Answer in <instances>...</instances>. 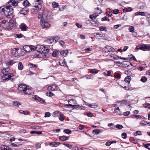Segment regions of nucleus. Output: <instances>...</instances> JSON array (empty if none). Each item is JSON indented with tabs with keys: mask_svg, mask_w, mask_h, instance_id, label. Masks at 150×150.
I'll return each instance as SVG.
<instances>
[{
	"mask_svg": "<svg viewBox=\"0 0 150 150\" xmlns=\"http://www.w3.org/2000/svg\"><path fill=\"white\" fill-rule=\"evenodd\" d=\"M143 145L147 149H148L150 150V148H149V146H150V143L149 144H143Z\"/></svg>",
	"mask_w": 150,
	"mask_h": 150,
	"instance_id": "60",
	"label": "nucleus"
},
{
	"mask_svg": "<svg viewBox=\"0 0 150 150\" xmlns=\"http://www.w3.org/2000/svg\"><path fill=\"white\" fill-rule=\"evenodd\" d=\"M140 80L142 82H145L147 81V78L146 77H143L141 78Z\"/></svg>",
	"mask_w": 150,
	"mask_h": 150,
	"instance_id": "49",
	"label": "nucleus"
},
{
	"mask_svg": "<svg viewBox=\"0 0 150 150\" xmlns=\"http://www.w3.org/2000/svg\"><path fill=\"white\" fill-rule=\"evenodd\" d=\"M31 11L32 13L35 14L39 12V11H38L34 8H33L32 9Z\"/></svg>",
	"mask_w": 150,
	"mask_h": 150,
	"instance_id": "50",
	"label": "nucleus"
},
{
	"mask_svg": "<svg viewBox=\"0 0 150 150\" xmlns=\"http://www.w3.org/2000/svg\"><path fill=\"white\" fill-rule=\"evenodd\" d=\"M13 105L16 107H18L19 105H21V104L18 103V102L17 101H14L13 103Z\"/></svg>",
	"mask_w": 150,
	"mask_h": 150,
	"instance_id": "52",
	"label": "nucleus"
},
{
	"mask_svg": "<svg viewBox=\"0 0 150 150\" xmlns=\"http://www.w3.org/2000/svg\"><path fill=\"white\" fill-rule=\"evenodd\" d=\"M28 66L30 68H36L38 67V66L36 65L33 64L31 63H29Z\"/></svg>",
	"mask_w": 150,
	"mask_h": 150,
	"instance_id": "34",
	"label": "nucleus"
},
{
	"mask_svg": "<svg viewBox=\"0 0 150 150\" xmlns=\"http://www.w3.org/2000/svg\"><path fill=\"white\" fill-rule=\"evenodd\" d=\"M63 132L64 133L69 134L71 133V131L69 129H65Z\"/></svg>",
	"mask_w": 150,
	"mask_h": 150,
	"instance_id": "39",
	"label": "nucleus"
},
{
	"mask_svg": "<svg viewBox=\"0 0 150 150\" xmlns=\"http://www.w3.org/2000/svg\"><path fill=\"white\" fill-rule=\"evenodd\" d=\"M98 72V71L97 69H91L90 72L91 74H97Z\"/></svg>",
	"mask_w": 150,
	"mask_h": 150,
	"instance_id": "37",
	"label": "nucleus"
},
{
	"mask_svg": "<svg viewBox=\"0 0 150 150\" xmlns=\"http://www.w3.org/2000/svg\"><path fill=\"white\" fill-rule=\"evenodd\" d=\"M60 53V51L58 50H55L52 53V56L54 57H57Z\"/></svg>",
	"mask_w": 150,
	"mask_h": 150,
	"instance_id": "19",
	"label": "nucleus"
},
{
	"mask_svg": "<svg viewBox=\"0 0 150 150\" xmlns=\"http://www.w3.org/2000/svg\"><path fill=\"white\" fill-rule=\"evenodd\" d=\"M59 139L62 141H65L68 139V137L64 136H60L59 137Z\"/></svg>",
	"mask_w": 150,
	"mask_h": 150,
	"instance_id": "27",
	"label": "nucleus"
},
{
	"mask_svg": "<svg viewBox=\"0 0 150 150\" xmlns=\"http://www.w3.org/2000/svg\"><path fill=\"white\" fill-rule=\"evenodd\" d=\"M18 87V90L20 91H23L24 93L27 88V86L25 84L22 83L19 84Z\"/></svg>",
	"mask_w": 150,
	"mask_h": 150,
	"instance_id": "7",
	"label": "nucleus"
},
{
	"mask_svg": "<svg viewBox=\"0 0 150 150\" xmlns=\"http://www.w3.org/2000/svg\"><path fill=\"white\" fill-rule=\"evenodd\" d=\"M116 127L119 129H120L123 128V126L121 125L117 124L116 125Z\"/></svg>",
	"mask_w": 150,
	"mask_h": 150,
	"instance_id": "53",
	"label": "nucleus"
},
{
	"mask_svg": "<svg viewBox=\"0 0 150 150\" xmlns=\"http://www.w3.org/2000/svg\"><path fill=\"white\" fill-rule=\"evenodd\" d=\"M11 53L14 57H20L23 54V52L22 49L18 48L12 49Z\"/></svg>",
	"mask_w": 150,
	"mask_h": 150,
	"instance_id": "3",
	"label": "nucleus"
},
{
	"mask_svg": "<svg viewBox=\"0 0 150 150\" xmlns=\"http://www.w3.org/2000/svg\"><path fill=\"white\" fill-rule=\"evenodd\" d=\"M132 11V8L129 7L127 8H125L123 9V11L125 13L128 11L130 12Z\"/></svg>",
	"mask_w": 150,
	"mask_h": 150,
	"instance_id": "35",
	"label": "nucleus"
},
{
	"mask_svg": "<svg viewBox=\"0 0 150 150\" xmlns=\"http://www.w3.org/2000/svg\"><path fill=\"white\" fill-rule=\"evenodd\" d=\"M28 12V9L26 8H22L20 11L19 13L20 14L23 15H26Z\"/></svg>",
	"mask_w": 150,
	"mask_h": 150,
	"instance_id": "13",
	"label": "nucleus"
},
{
	"mask_svg": "<svg viewBox=\"0 0 150 150\" xmlns=\"http://www.w3.org/2000/svg\"><path fill=\"white\" fill-rule=\"evenodd\" d=\"M59 119L60 121H63L64 120V116L62 114H60Z\"/></svg>",
	"mask_w": 150,
	"mask_h": 150,
	"instance_id": "59",
	"label": "nucleus"
},
{
	"mask_svg": "<svg viewBox=\"0 0 150 150\" xmlns=\"http://www.w3.org/2000/svg\"><path fill=\"white\" fill-rule=\"evenodd\" d=\"M119 10L118 9H116L113 10V13L115 14H117L119 13Z\"/></svg>",
	"mask_w": 150,
	"mask_h": 150,
	"instance_id": "61",
	"label": "nucleus"
},
{
	"mask_svg": "<svg viewBox=\"0 0 150 150\" xmlns=\"http://www.w3.org/2000/svg\"><path fill=\"white\" fill-rule=\"evenodd\" d=\"M23 144V143H21V142H19L18 143H13L12 145L14 147H19L21 145H22Z\"/></svg>",
	"mask_w": 150,
	"mask_h": 150,
	"instance_id": "24",
	"label": "nucleus"
},
{
	"mask_svg": "<svg viewBox=\"0 0 150 150\" xmlns=\"http://www.w3.org/2000/svg\"><path fill=\"white\" fill-rule=\"evenodd\" d=\"M15 60H16V59H13L12 60L6 61V65L8 66L12 65L16 62L15 61Z\"/></svg>",
	"mask_w": 150,
	"mask_h": 150,
	"instance_id": "15",
	"label": "nucleus"
},
{
	"mask_svg": "<svg viewBox=\"0 0 150 150\" xmlns=\"http://www.w3.org/2000/svg\"><path fill=\"white\" fill-rule=\"evenodd\" d=\"M46 95L47 96L49 97H51L54 95V94L51 91L47 92L46 93Z\"/></svg>",
	"mask_w": 150,
	"mask_h": 150,
	"instance_id": "42",
	"label": "nucleus"
},
{
	"mask_svg": "<svg viewBox=\"0 0 150 150\" xmlns=\"http://www.w3.org/2000/svg\"><path fill=\"white\" fill-rule=\"evenodd\" d=\"M19 112L21 114H23L25 115H28L29 113V111L28 110L23 111L22 110H19Z\"/></svg>",
	"mask_w": 150,
	"mask_h": 150,
	"instance_id": "32",
	"label": "nucleus"
},
{
	"mask_svg": "<svg viewBox=\"0 0 150 150\" xmlns=\"http://www.w3.org/2000/svg\"><path fill=\"white\" fill-rule=\"evenodd\" d=\"M24 50L26 52H31L35 50V47L33 45L29 46L25 45L23 46Z\"/></svg>",
	"mask_w": 150,
	"mask_h": 150,
	"instance_id": "6",
	"label": "nucleus"
},
{
	"mask_svg": "<svg viewBox=\"0 0 150 150\" xmlns=\"http://www.w3.org/2000/svg\"><path fill=\"white\" fill-rule=\"evenodd\" d=\"M59 112L58 111H55L53 113V115L54 117H56L58 116Z\"/></svg>",
	"mask_w": 150,
	"mask_h": 150,
	"instance_id": "57",
	"label": "nucleus"
},
{
	"mask_svg": "<svg viewBox=\"0 0 150 150\" xmlns=\"http://www.w3.org/2000/svg\"><path fill=\"white\" fill-rule=\"evenodd\" d=\"M54 38L53 37H50L48 38L46 40V42L50 45V46L53 45L54 43H55L54 42Z\"/></svg>",
	"mask_w": 150,
	"mask_h": 150,
	"instance_id": "12",
	"label": "nucleus"
},
{
	"mask_svg": "<svg viewBox=\"0 0 150 150\" xmlns=\"http://www.w3.org/2000/svg\"><path fill=\"white\" fill-rule=\"evenodd\" d=\"M14 21L12 20H9L8 22V24L9 26L12 27L13 25Z\"/></svg>",
	"mask_w": 150,
	"mask_h": 150,
	"instance_id": "41",
	"label": "nucleus"
},
{
	"mask_svg": "<svg viewBox=\"0 0 150 150\" xmlns=\"http://www.w3.org/2000/svg\"><path fill=\"white\" fill-rule=\"evenodd\" d=\"M40 25L42 28H49L50 26V24L46 20L45 21H40Z\"/></svg>",
	"mask_w": 150,
	"mask_h": 150,
	"instance_id": "8",
	"label": "nucleus"
},
{
	"mask_svg": "<svg viewBox=\"0 0 150 150\" xmlns=\"http://www.w3.org/2000/svg\"><path fill=\"white\" fill-rule=\"evenodd\" d=\"M128 56L130 59L135 61H137V60L136 59L135 57L132 54H131L130 55H129Z\"/></svg>",
	"mask_w": 150,
	"mask_h": 150,
	"instance_id": "45",
	"label": "nucleus"
},
{
	"mask_svg": "<svg viewBox=\"0 0 150 150\" xmlns=\"http://www.w3.org/2000/svg\"><path fill=\"white\" fill-rule=\"evenodd\" d=\"M115 51V49L114 48L109 46L107 45L105 48L103 52L105 53L108 52H114Z\"/></svg>",
	"mask_w": 150,
	"mask_h": 150,
	"instance_id": "11",
	"label": "nucleus"
},
{
	"mask_svg": "<svg viewBox=\"0 0 150 150\" xmlns=\"http://www.w3.org/2000/svg\"><path fill=\"white\" fill-rule=\"evenodd\" d=\"M95 13L96 14H100L102 13V11L100 8L98 7H97L95 9Z\"/></svg>",
	"mask_w": 150,
	"mask_h": 150,
	"instance_id": "26",
	"label": "nucleus"
},
{
	"mask_svg": "<svg viewBox=\"0 0 150 150\" xmlns=\"http://www.w3.org/2000/svg\"><path fill=\"white\" fill-rule=\"evenodd\" d=\"M136 49L142 50L144 51L147 50H150V47L149 45L147 44H139L136 47Z\"/></svg>",
	"mask_w": 150,
	"mask_h": 150,
	"instance_id": "5",
	"label": "nucleus"
},
{
	"mask_svg": "<svg viewBox=\"0 0 150 150\" xmlns=\"http://www.w3.org/2000/svg\"><path fill=\"white\" fill-rule=\"evenodd\" d=\"M127 134L126 133L124 132L122 134L121 136L123 139H125L127 137Z\"/></svg>",
	"mask_w": 150,
	"mask_h": 150,
	"instance_id": "58",
	"label": "nucleus"
},
{
	"mask_svg": "<svg viewBox=\"0 0 150 150\" xmlns=\"http://www.w3.org/2000/svg\"><path fill=\"white\" fill-rule=\"evenodd\" d=\"M38 18L41 21L47 20L50 22L53 21L52 16L51 13H49V10L46 8H45L43 10L41 14H39Z\"/></svg>",
	"mask_w": 150,
	"mask_h": 150,
	"instance_id": "2",
	"label": "nucleus"
},
{
	"mask_svg": "<svg viewBox=\"0 0 150 150\" xmlns=\"http://www.w3.org/2000/svg\"><path fill=\"white\" fill-rule=\"evenodd\" d=\"M41 127L39 126H32L31 127V129H40Z\"/></svg>",
	"mask_w": 150,
	"mask_h": 150,
	"instance_id": "51",
	"label": "nucleus"
},
{
	"mask_svg": "<svg viewBox=\"0 0 150 150\" xmlns=\"http://www.w3.org/2000/svg\"><path fill=\"white\" fill-rule=\"evenodd\" d=\"M44 48V46L43 45H37L35 47V50H37L39 52L42 53L43 48Z\"/></svg>",
	"mask_w": 150,
	"mask_h": 150,
	"instance_id": "16",
	"label": "nucleus"
},
{
	"mask_svg": "<svg viewBox=\"0 0 150 150\" xmlns=\"http://www.w3.org/2000/svg\"><path fill=\"white\" fill-rule=\"evenodd\" d=\"M63 144L64 145L66 146L69 148H71L72 146L69 144H67L66 143H63Z\"/></svg>",
	"mask_w": 150,
	"mask_h": 150,
	"instance_id": "55",
	"label": "nucleus"
},
{
	"mask_svg": "<svg viewBox=\"0 0 150 150\" xmlns=\"http://www.w3.org/2000/svg\"><path fill=\"white\" fill-rule=\"evenodd\" d=\"M51 115L50 113L49 112H47L45 113V117H49Z\"/></svg>",
	"mask_w": 150,
	"mask_h": 150,
	"instance_id": "64",
	"label": "nucleus"
},
{
	"mask_svg": "<svg viewBox=\"0 0 150 150\" xmlns=\"http://www.w3.org/2000/svg\"><path fill=\"white\" fill-rule=\"evenodd\" d=\"M130 117L132 118H134L135 117L136 119L141 118L142 117L140 115H131Z\"/></svg>",
	"mask_w": 150,
	"mask_h": 150,
	"instance_id": "38",
	"label": "nucleus"
},
{
	"mask_svg": "<svg viewBox=\"0 0 150 150\" xmlns=\"http://www.w3.org/2000/svg\"><path fill=\"white\" fill-rule=\"evenodd\" d=\"M50 50L48 47L44 46V48H43V50L42 51V54H43V56L44 57H46L47 56V54L49 53Z\"/></svg>",
	"mask_w": 150,
	"mask_h": 150,
	"instance_id": "10",
	"label": "nucleus"
},
{
	"mask_svg": "<svg viewBox=\"0 0 150 150\" xmlns=\"http://www.w3.org/2000/svg\"><path fill=\"white\" fill-rule=\"evenodd\" d=\"M131 81V77L130 76H127L124 79V81L128 83V84L130 86V82Z\"/></svg>",
	"mask_w": 150,
	"mask_h": 150,
	"instance_id": "21",
	"label": "nucleus"
},
{
	"mask_svg": "<svg viewBox=\"0 0 150 150\" xmlns=\"http://www.w3.org/2000/svg\"><path fill=\"white\" fill-rule=\"evenodd\" d=\"M30 133L31 134H42V132L41 131H32L30 132Z\"/></svg>",
	"mask_w": 150,
	"mask_h": 150,
	"instance_id": "29",
	"label": "nucleus"
},
{
	"mask_svg": "<svg viewBox=\"0 0 150 150\" xmlns=\"http://www.w3.org/2000/svg\"><path fill=\"white\" fill-rule=\"evenodd\" d=\"M53 7L54 8H57L59 6V4L55 2H53L52 3Z\"/></svg>",
	"mask_w": 150,
	"mask_h": 150,
	"instance_id": "44",
	"label": "nucleus"
},
{
	"mask_svg": "<svg viewBox=\"0 0 150 150\" xmlns=\"http://www.w3.org/2000/svg\"><path fill=\"white\" fill-rule=\"evenodd\" d=\"M18 1L19 0H11L10 1L8 2V4L9 6L12 5L13 6H16L18 5Z\"/></svg>",
	"mask_w": 150,
	"mask_h": 150,
	"instance_id": "14",
	"label": "nucleus"
},
{
	"mask_svg": "<svg viewBox=\"0 0 150 150\" xmlns=\"http://www.w3.org/2000/svg\"><path fill=\"white\" fill-rule=\"evenodd\" d=\"M23 68V65L22 64L21 62H19L18 66V69L19 70H22Z\"/></svg>",
	"mask_w": 150,
	"mask_h": 150,
	"instance_id": "31",
	"label": "nucleus"
},
{
	"mask_svg": "<svg viewBox=\"0 0 150 150\" xmlns=\"http://www.w3.org/2000/svg\"><path fill=\"white\" fill-rule=\"evenodd\" d=\"M93 133L94 134L97 135L101 131L100 130L98 129H96L93 130Z\"/></svg>",
	"mask_w": 150,
	"mask_h": 150,
	"instance_id": "33",
	"label": "nucleus"
},
{
	"mask_svg": "<svg viewBox=\"0 0 150 150\" xmlns=\"http://www.w3.org/2000/svg\"><path fill=\"white\" fill-rule=\"evenodd\" d=\"M124 67H128L130 64L131 63L127 61H123L121 63Z\"/></svg>",
	"mask_w": 150,
	"mask_h": 150,
	"instance_id": "22",
	"label": "nucleus"
},
{
	"mask_svg": "<svg viewBox=\"0 0 150 150\" xmlns=\"http://www.w3.org/2000/svg\"><path fill=\"white\" fill-rule=\"evenodd\" d=\"M20 28H26V27H27L26 25L24 23H22L20 25Z\"/></svg>",
	"mask_w": 150,
	"mask_h": 150,
	"instance_id": "62",
	"label": "nucleus"
},
{
	"mask_svg": "<svg viewBox=\"0 0 150 150\" xmlns=\"http://www.w3.org/2000/svg\"><path fill=\"white\" fill-rule=\"evenodd\" d=\"M7 69H4L2 70L1 72L5 76V80H10L11 79V77L13 76V74L8 72L7 70Z\"/></svg>",
	"mask_w": 150,
	"mask_h": 150,
	"instance_id": "4",
	"label": "nucleus"
},
{
	"mask_svg": "<svg viewBox=\"0 0 150 150\" xmlns=\"http://www.w3.org/2000/svg\"><path fill=\"white\" fill-rule=\"evenodd\" d=\"M23 36V35L21 34H16L14 35V37L16 38H22Z\"/></svg>",
	"mask_w": 150,
	"mask_h": 150,
	"instance_id": "46",
	"label": "nucleus"
},
{
	"mask_svg": "<svg viewBox=\"0 0 150 150\" xmlns=\"http://www.w3.org/2000/svg\"><path fill=\"white\" fill-rule=\"evenodd\" d=\"M38 100L39 102L42 104H45L46 103L45 100L40 98V97L38 98Z\"/></svg>",
	"mask_w": 150,
	"mask_h": 150,
	"instance_id": "30",
	"label": "nucleus"
},
{
	"mask_svg": "<svg viewBox=\"0 0 150 150\" xmlns=\"http://www.w3.org/2000/svg\"><path fill=\"white\" fill-rule=\"evenodd\" d=\"M147 124H148V122L145 120H142L140 122V124L142 126L146 125Z\"/></svg>",
	"mask_w": 150,
	"mask_h": 150,
	"instance_id": "47",
	"label": "nucleus"
},
{
	"mask_svg": "<svg viewBox=\"0 0 150 150\" xmlns=\"http://www.w3.org/2000/svg\"><path fill=\"white\" fill-rule=\"evenodd\" d=\"M24 94H28V95H31L33 94L32 91L31 89L26 88L24 93Z\"/></svg>",
	"mask_w": 150,
	"mask_h": 150,
	"instance_id": "18",
	"label": "nucleus"
},
{
	"mask_svg": "<svg viewBox=\"0 0 150 150\" xmlns=\"http://www.w3.org/2000/svg\"><path fill=\"white\" fill-rule=\"evenodd\" d=\"M114 74V77L115 79H120L121 78L120 74L119 73L115 72Z\"/></svg>",
	"mask_w": 150,
	"mask_h": 150,
	"instance_id": "36",
	"label": "nucleus"
},
{
	"mask_svg": "<svg viewBox=\"0 0 150 150\" xmlns=\"http://www.w3.org/2000/svg\"><path fill=\"white\" fill-rule=\"evenodd\" d=\"M97 16H98V15L96 16V15H94L93 14H92V15H90V16L89 17H90V18L91 19H95L97 17Z\"/></svg>",
	"mask_w": 150,
	"mask_h": 150,
	"instance_id": "63",
	"label": "nucleus"
},
{
	"mask_svg": "<svg viewBox=\"0 0 150 150\" xmlns=\"http://www.w3.org/2000/svg\"><path fill=\"white\" fill-rule=\"evenodd\" d=\"M144 106L145 108L150 109V104L148 103L144 104Z\"/></svg>",
	"mask_w": 150,
	"mask_h": 150,
	"instance_id": "56",
	"label": "nucleus"
},
{
	"mask_svg": "<svg viewBox=\"0 0 150 150\" xmlns=\"http://www.w3.org/2000/svg\"><path fill=\"white\" fill-rule=\"evenodd\" d=\"M0 149L1 150H12L8 146L3 145L1 146Z\"/></svg>",
	"mask_w": 150,
	"mask_h": 150,
	"instance_id": "17",
	"label": "nucleus"
},
{
	"mask_svg": "<svg viewBox=\"0 0 150 150\" xmlns=\"http://www.w3.org/2000/svg\"><path fill=\"white\" fill-rule=\"evenodd\" d=\"M13 10L10 6H4L0 7V13L8 18H11L13 16Z\"/></svg>",
	"mask_w": 150,
	"mask_h": 150,
	"instance_id": "1",
	"label": "nucleus"
},
{
	"mask_svg": "<svg viewBox=\"0 0 150 150\" xmlns=\"http://www.w3.org/2000/svg\"><path fill=\"white\" fill-rule=\"evenodd\" d=\"M101 20L102 21H109L110 19L109 18H108L107 17H104L103 18H101Z\"/></svg>",
	"mask_w": 150,
	"mask_h": 150,
	"instance_id": "54",
	"label": "nucleus"
},
{
	"mask_svg": "<svg viewBox=\"0 0 150 150\" xmlns=\"http://www.w3.org/2000/svg\"><path fill=\"white\" fill-rule=\"evenodd\" d=\"M61 65L62 66L67 67H68L66 64V62L65 59H64L62 63L61 64Z\"/></svg>",
	"mask_w": 150,
	"mask_h": 150,
	"instance_id": "43",
	"label": "nucleus"
},
{
	"mask_svg": "<svg viewBox=\"0 0 150 150\" xmlns=\"http://www.w3.org/2000/svg\"><path fill=\"white\" fill-rule=\"evenodd\" d=\"M115 111L117 114L119 115H120L121 114V112L119 107H117V108H116L115 110Z\"/></svg>",
	"mask_w": 150,
	"mask_h": 150,
	"instance_id": "40",
	"label": "nucleus"
},
{
	"mask_svg": "<svg viewBox=\"0 0 150 150\" xmlns=\"http://www.w3.org/2000/svg\"><path fill=\"white\" fill-rule=\"evenodd\" d=\"M41 4L39 3L38 5L34 6V8L39 11L42 7Z\"/></svg>",
	"mask_w": 150,
	"mask_h": 150,
	"instance_id": "20",
	"label": "nucleus"
},
{
	"mask_svg": "<svg viewBox=\"0 0 150 150\" xmlns=\"http://www.w3.org/2000/svg\"><path fill=\"white\" fill-rule=\"evenodd\" d=\"M6 20L5 19H3L0 21V27H3L4 25L6 23Z\"/></svg>",
	"mask_w": 150,
	"mask_h": 150,
	"instance_id": "28",
	"label": "nucleus"
},
{
	"mask_svg": "<svg viewBox=\"0 0 150 150\" xmlns=\"http://www.w3.org/2000/svg\"><path fill=\"white\" fill-rule=\"evenodd\" d=\"M60 52L62 55L66 57L68 54V51L67 50H64L61 51Z\"/></svg>",
	"mask_w": 150,
	"mask_h": 150,
	"instance_id": "23",
	"label": "nucleus"
},
{
	"mask_svg": "<svg viewBox=\"0 0 150 150\" xmlns=\"http://www.w3.org/2000/svg\"><path fill=\"white\" fill-rule=\"evenodd\" d=\"M23 5L25 7H28L30 5V4L27 0H25L23 3Z\"/></svg>",
	"mask_w": 150,
	"mask_h": 150,
	"instance_id": "25",
	"label": "nucleus"
},
{
	"mask_svg": "<svg viewBox=\"0 0 150 150\" xmlns=\"http://www.w3.org/2000/svg\"><path fill=\"white\" fill-rule=\"evenodd\" d=\"M134 135L136 136L137 135H142V134L141 131H137L135 132L134 133Z\"/></svg>",
	"mask_w": 150,
	"mask_h": 150,
	"instance_id": "48",
	"label": "nucleus"
},
{
	"mask_svg": "<svg viewBox=\"0 0 150 150\" xmlns=\"http://www.w3.org/2000/svg\"><path fill=\"white\" fill-rule=\"evenodd\" d=\"M59 88V87L56 84H52L51 86H49L47 89L49 90L54 91L58 90Z\"/></svg>",
	"mask_w": 150,
	"mask_h": 150,
	"instance_id": "9",
	"label": "nucleus"
}]
</instances>
